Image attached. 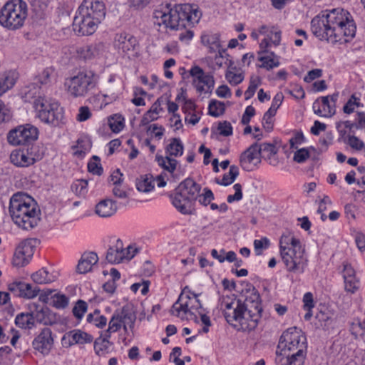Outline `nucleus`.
<instances>
[{"label": "nucleus", "instance_id": "obj_19", "mask_svg": "<svg viewBox=\"0 0 365 365\" xmlns=\"http://www.w3.org/2000/svg\"><path fill=\"white\" fill-rule=\"evenodd\" d=\"M9 290L15 293L19 297L26 299L36 297L40 292L37 286H32L30 284L21 281H14L9 284Z\"/></svg>", "mask_w": 365, "mask_h": 365}, {"label": "nucleus", "instance_id": "obj_58", "mask_svg": "<svg viewBox=\"0 0 365 365\" xmlns=\"http://www.w3.org/2000/svg\"><path fill=\"white\" fill-rule=\"evenodd\" d=\"M333 136L331 133H327L326 135L319 140L321 152L327 150L328 146L332 143Z\"/></svg>", "mask_w": 365, "mask_h": 365}, {"label": "nucleus", "instance_id": "obj_60", "mask_svg": "<svg viewBox=\"0 0 365 365\" xmlns=\"http://www.w3.org/2000/svg\"><path fill=\"white\" fill-rule=\"evenodd\" d=\"M91 113L87 106H82L79 108L77 120L80 122L85 121L90 118Z\"/></svg>", "mask_w": 365, "mask_h": 365}, {"label": "nucleus", "instance_id": "obj_16", "mask_svg": "<svg viewBox=\"0 0 365 365\" xmlns=\"http://www.w3.org/2000/svg\"><path fill=\"white\" fill-rule=\"evenodd\" d=\"M190 74L193 78L192 84L198 92L208 93L212 91L215 85L212 75L206 74L198 66H192L190 70Z\"/></svg>", "mask_w": 365, "mask_h": 365}, {"label": "nucleus", "instance_id": "obj_21", "mask_svg": "<svg viewBox=\"0 0 365 365\" xmlns=\"http://www.w3.org/2000/svg\"><path fill=\"white\" fill-rule=\"evenodd\" d=\"M93 340V337L92 335L80 329H74L68 331L62 339L63 342L67 346H71L75 344L83 345L90 344Z\"/></svg>", "mask_w": 365, "mask_h": 365}, {"label": "nucleus", "instance_id": "obj_35", "mask_svg": "<svg viewBox=\"0 0 365 365\" xmlns=\"http://www.w3.org/2000/svg\"><path fill=\"white\" fill-rule=\"evenodd\" d=\"M239 175V168L236 165H231L227 173L225 174L222 180L215 178V182L218 185L227 186L231 185Z\"/></svg>", "mask_w": 365, "mask_h": 365}, {"label": "nucleus", "instance_id": "obj_31", "mask_svg": "<svg viewBox=\"0 0 365 365\" xmlns=\"http://www.w3.org/2000/svg\"><path fill=\"white\" fill-rule=\"evenodd\" d=\"M16 78L14 71H6L0 73V96L14 86Z\"/></svg>", "mask_w": 365, "mask_h": 365}, {"label": "nucleus", "instance_id": "obj_38", "mask_svg": "<svg viewBox=\"0 0 365 365\" xmlns=\"http://www.w3.org/2000/svg\"><path fill=\"white\" fill-rule=\"evenodd\" d=\"M15 324L21 329H31L34 326V321L32 313H21L16 317Z\"/></svg>", "mask_w": 365, "mask_h": 365}, {"label": "nucleus", "instance_id": "obj_42", "mask_svg": "<svg viewBox=\"0 0 365 365\" xmlns=\"http://www.w3.org/2000/svg\"><path fill=\"white\" fill-rule=\"evenodd\" d=\"M51 304L57 309H64L68 304V298L65 294L57 293L51 297Z\"/></svg>", "mask_w": 365, "mask_h": 365}, {"label": "nucleus", "instance_id": "obj_13", "mask_svg": "<svg viewBox=\"0 0 365 365\" xmlns=\"http://www.w3.org/2000/svg\"><path fill=\"white\" fill-rule=\"evenodd\" d=\"M304 250L301 247H295L281 252L280 255L287 271L302 273L307 266V259L304 255Z\"/></svg>", "mask_w": 365, "mask_h": 365}, {"label": "nucleus", "instance_id": "obj_15", "mask_svg": "<svg viewBox=\"0 0 365 365\" xmlns=\"http://www.w3.org/2000/svg\"><path fill=\"white\" fill-rule=\"evenodd\" d=\"M38 130L36 127L31 124L19 125L9 131L7 140L14 145H19L30 143L38 138Z\"/></svg>", "mask_w": 365, "mask_h": 365}, {"label": "nucleus", "instance_id": "obj_47", "mask_svg": "<svg viewBox=\"0 0 365 365\" xmlns=\"http://www.w3.org/2000/svg\"><path fill=\"white\" fill-rule=\"evenodd\" d=\"M359 98L356 97L355 95H352L351 98L348 100L346 104L343 107V110L346 114H350L354 112L355 107H359L361 106L359 102Z\"/></svg>", "mask_w": 365, "mask_h": 365}, {"label": "nucleus", "instance_id": "obj_62", "mask_svg": "<svg viewBox=\"0 0 365 365\" xmlns=\"http://www.w3.org/2000/svg\"><path fill=\"white\" fill-rule=\"evenodd\" d=\"M216 94L220 98H230L232 93L227 85H222L216 90Z\"/></svg>", "mask_w": 365, "mask_h": 365}, {"label": "nucleus", "instance_id": "obj_64", "mask_svg": "<svg viewBox=\"0 0 365 365\" xmlns=\"http://www.w3.org/2000/svg\"><path fill=\"white\" fill-rule=\"evenodd\" d=\"M78 53L85 59L91 58L93 53V47L91 46H85L79 48Z\"/></svg>", "mask_w": 365, "mask_h": 365}, {"label": "nucleus", "instance_id": "obj_51", "mask_svg": "<svg viewBox=\"0 0 365 365\" xmlns=\"http://www.w3.org/2000/svg\"><path fill=\"white\" fill-rule=\"evenodd\" d=\"M204 192L202 195L198 194L197 198L201 205L207 206L214 199V195L212 192L208 188H205Z\"/></svg>", "mask_w": 365, "mask_h": 365}, {"label": "nucleus", "instance_id": "obj_50", "mask_svg": "<svg viewBox=\"0 0 365 365\" xmlns=\"http://www.w3.org/2000/svg\"><path fill=\"white\" fill-rule=\"evenodd\" d=\"M269 246V241L267 237H263L260 240H255L254 241L255 250L257 255L262 254L263 249H267Z\"/></svg>", "mask_w": 365, "mask_h": 365}, {"label": "nucleus", "instance_id": "obj_63", "mask_svg": "<svg viewBox=\"0 0 365 365\" xmlns=\"http://www.w3.org/2000/svg\"><path fill=\"white\" fill-rule=\"evenodd\" d=\"M304 309H312L314 307L313 295L311 292H307L303 297Z\"/></svg>", "mask_w": 365, "mask_h": 365}, {"label": "nucleus", "instance_id": "obj_12", "mask_svg": "<svg viewBox=\"0 0 365 365\" xmlns=\"http://www.w3.org/2000/svg\"><path fill=\"white\" fill-rule=\"evenodd\" d=\"M183 149L184 147L180 139L176 138L170 139V143L165 148L167 155L165 157L158 154L155 155L158 165L165 170L173 173L176 169L178 162L171 157L181 156L183 153Z\"/></svg>", "mask_w": 365, "mask_h": 365}, {"label": "nucleus", "instance_id": "obj_10", "mask_svg": "<svg viewBox=\"0 0 365 365\" xmlns=\"http://www.w3.org/2000/svg\"><path fill=\"white\" fill-rule=\"evenodd\" d=\"M201 187L190 178L185 179L176 189L173 205L182 214L190 213L191 202L197 199Z\"/></svg>", "mask_w": 365, "mask_h": 365}, {"label": "nucleus", "instance_id": "obj_57", "mask_svg": "<svg viewBox=\"0 0 365 365\" xmlns=\"http://www.w3.org/2000/svg\"><path fill=\"white\" fill-rule=\"evenodd\" d=\"M322 76V70L319 68H316L309 71L307 76H304V81L307 83H310L312 81L320 78Z\"/></svg>", "mask_w": 365, "mask_h": 365}, {"label": "nucleus", "instance_id": "obj_34", "mask_svg": "<svg viewBox=\"0 0 365 365\" xmlns=\"http://www.w3.org/2000/svg\"><path fill=\"white\" fill-rule=\"evenodd\" d=\"M258 60L262 62L259 67L268 71L279 66V57L274 52L259 55Z\"/></svg>", "mask_w": 365, "mask_h": 365}, {"label": "nucleus", "instance_id": "obj_9", "mask_svg": "<svg viewBox=\"0 0 365 365\" xmlns=\"http://www.w3.org/2000/svg\"><path fill=\"white\" fill-rule=\"evenodd\" d=\"M34 106L41 121L53 127L64 123L63 108L56 101L39 96Z\"/></svg>", "mask_w": 365, "mask_h": 365}, {"label": "nucleus", "instance_id": "obj_27", "mask_svg": "<svg viewBox=\"0 0 365 365\" xmlns=\"http://www.w3.org/2000/svg\"><path fill=\"white\" fill-rule=\"evenodd\" d=\"M314 113L320 116L329 118L335 114L334 104H331L329 97H322L321 103L314 102L313 105Z\"/></svg>", "mask_w": 365, "mask_h": 365}, {"label": "nucleus", "instance_id": "obj_36", "mask_svg": "<svg viewBox=\"0 0 365 365\" xmlns=\"http://www.w3.org/2000/svg\"><path fill=\"white\" fill-rule=\"evenodd\" d=\"M232 61H230L228 65V70L225 73V78L232 86H236L244 80V75L242 73H235L233 71L236 69V67H233Z\"/></svg>", "mask_w": 365, "mask_h": 365}, {"label": "nucleus", "instance_id": "obj_52", "mask_svg": "<svg viewBox=\"0 0 365 365\" xmlns=\"http://www.w3.org/2000/svg\"><path fill=\"white\" fill-rule=\"evenodd\" d=\"M217 130L220 134L223 136H230L232 134V127L228 121L220 122Z\"/></svg>", "mask_w": 365, "mask_h": 365}, {"label": "nucleus", "instance_id": "obj_61", "mask_svg": "<svg viewBox=\"0 0 365 365\" xmlns=\"http://www.w3.org/2000/svg\"><path fill=\"white\" fill-rule=\"evenodd\" d=\"M269 41L274 46L279 45L281 41V31L274 29L272 31H270Z\"/></svg>", "mask_w": 365, "mask_h": 365}, {"label": "nucleus", "instance_id": "obj_46", "mask_svg": "<svg viewBox=\"0 0 365 365\" xmlns=\"http://www.w3.org/2000/svg\"><path fill=\"white\" fill-rule=\"evenodd\" d=\"M88 309V305L86 302L83 300H78L76 303L74 307L73 308L72 312L75 317L78 319H81L84 314L86 312Z\"/></svg>", "mask_w": 365, "mask_h": 365}, {"label": "nucleus", "instance_id": "obj_39", "mask_svg": "<svg viewBox=\"0 0 365 365\" xmlns=\"http://www.w3.org/2000/svg\"><path fill=\"white\" fill-rule=\"evenodd\" d=\"M225 104L217 100H212L209 103L208 113L210 115L218 117L225 112Z\"/></svg>", "mask_w": 365, "mask_h": 365}, {"label": "nucleus", "instance_id": "obj_11", "mask_svg": "<svg viewBox=\"0 0 365 365\" xmlns=\"http://www.w3.org/2000/svg\"><path fill=\"white\" fill-rule=\"evenodd\" d=\"M200 294L192 293L190 295L180 294L178 300L172 306L170 313L182 320H194L197 322L196 312L202 308V304L198 297Z\"/></svg>", "mask_w": 365, "mask_h": 365}, {"label": "nucleus", "instance_id": "obj_49", "mask_svg": "<svg viewBox=\"0 0 365 365\" xmlns=\"http://www.w3.org/2000/svg\"><path fill=\"white\" fill-rule=\"evenodd\" d=\"M347 143L351 148L357 150H361L364 147L363 141L354 135H347Z\"/></svg>", "mask_w": 365, "mask_h": 365}, {"label": "nucleus", "instance_id": "obj_45", "mask_svg": "<svg viewBox=\"0 0 365 365\" xmlns=\"http://www.w3.org/2000/svg\"><path fill=\"white\" fill-rule=\"evenodd\" d=\"M136 187L140 192H150L154 187L152 177L145 176L143 179L138 180Z\"/></svg>", "mask_w": 365, "mask_h": 365}, {"label": "nucleus", "instance_id": "obj_5", "mask_svg": "<svg viewBox=\"0 0 365 365\" xmlns=\"http://www.w3.org/2000/svg\"><path fill=\"white\" fill-rule=\"evenodd\" d=\"M106 15V9L100 0H84L73 19V31L79 36H89L97 29Z\"/></svg>", "mask_w": 365, "mask_h": 365}, {"label": "nucleus", "instance_id": "obj_44", "mask_svg": "<svg viewBox=\"0 0 365 365\" xmlns=\"http://www.w3.org/2000/svg\"><path fill=\"white\" fill-rule=\"evenodd\" d=\"M88 182L85 180H78L71 185L72 191L79 196L85 195L87 192Z\"/></svg>", "mask_w": 365, "mask_h": 365}, {"label": "nucleus", "instance_id": "obj_25", "mask_svg": "<svg viewBox=\"0 0 365 365\" xmlns=\"http://www.w3.org/2000/svg\"><path fill=\"white\" fill-rule=\"evenodd\" d=\"M274 363L276 365H304L306 357L297 356L293 354L284 351H275Z\"/></svg>", "mask_w": 365, "mask_h": 365}, {"label": "nucleus", "instance_id": "obj_41", "mask_svg": "<svg viewBox=\"0 0 365 365\" xmlns=\"http://www.w3.org/2000/svg\"><path fill=\"white\" fill-rule=\"evenodd\" d=\"M261 83V78L257 76H252L250 80V85L247 91L245 92V100L251 98L257 88L258 86Z\"/></svg>", "mask_w": 365, "mask_h": 365}, {"label": "nucleus", "instance_id": "obj_32", "mask_svg": "<svg viewBox=\"0 0 365 365\" xmlns=\"http://www.w3.org/2000/svg\"><path fill=\"white\" fill-rule=\"evenodd\" d=\"M201 41L210 53L216 52L221 47L219 34H204L201 36Z\"/></svg>", "mask_w": 365, "mask_h": 365}, {"label": "nucleus", "instance_id": "obj_7", "mask_svg": "<svg viewBox=\"0 0 365 365\" xmlns=\"http://www.w3.org/2000/svg\"><path fill=\"white\" fill-rule=\"evenodd\" d=\"M98 78L92 71H82L66 79L65 86L70 96L82 98L91 95L98 85Z\"/></svg>", "mask_w": 365, "mask_h": 365}, {"label": "nucleus", "instance_id": "obj_24", "mask_svg": "<svg viewBox=\"0 0 365 365\" xmlns=\"http://www.w3.org/2000/svg\"><path fill=\"white\" fill-rule=\"evenodd\" d=\"M260 152V156L268 161L269 164L272 166H277L279 163L277 154L278 148L273 143H263L258 144Z\"/></svg>", "mask_w": 365, "mask_h": 365}, {"label": "nucleus", "instance_id": "obj_23", "mask_svg": "<svg viewBox=\"0 0 365 365\" xmlns=\"http://www.w3.org/2000/svg\"><path fill=\"white\" fill-rule=\"evenodd\" d=\"M10 158L11 163L18 167H28L36 161L34 155L28 149L12 152Z\"/></svg>", "mask_w": 365, "mask_h": 365}, {"label": "nucleus", "instance_id": "obj_17", "mask_svg": "<svg viewBox=\"0 0 365 365\" xmlns=\"http://www.w3.org/2000/svg\"><path fill=\"white\" fill-rule=\"evenodd\" d=\"M34 245L31 240L21 242L16 247L14 255L12 264L17 267H21L29 264L34 253Z\"/></svg>", "mask_w": 365, "mask_h": 365}, {"label": "nucleus", "instance_id": "obj_26", "mask_svg": "<svg viewBox=\"0 0 365 365\" xmlns=\"http://www.w3.org/2000/svg\"><path fill=\"white\" fill-rule=\"evenodd\" d=\"M125 250L123 248V242L116 240L115 245L110 247L106 254V260L111 264H118L123 261L125 257Z\"/></svg>", "mask_w": 365, "mask_h": 365}, {"label": "nucleus", "instance_id": "obj_59", "mask_svg": "<svg viewBox=\"0 0 365 365\" xmlns=\"http://www.w3.org/2000/svg\"><path fill=\"white\" fill-rule=\"evenodd\" d=\"M148 131H151L155 137L160 140L164 134L165 129L161 125L153 124L148 127Z\"/></svg>", "mask_w": 365, "mask_h": 365}, {"label": "nucleus", "instance_id": "obj_33", "mask_svg": "<svg viewBox=\"0 0 365 365\" xmlns=\"http://www.w3.org/2000/svg\"><path fill=\"white\" fill-rule=\"evenodd\" d=\"M295 247H301L300 241L291 232L283 233L279 240L280 252Z\"/></svg>", "mask_w": 365, "mask_h": 365}, {"label": "nucleus", "instance_id": "obj_22", "mask_svg": "<svg viewBox=\"0 0 365 365\" xmlns=\"http://www.w3.org/2000/svg\"><path fill=\"white\" fill-rule=\"evenodd\" d=\"M115 46L119 51L128 54L134 51L138 46L137 39L132 35L126 33L117 34L115 37Z\"/></svg>", "mask_w": 365, "mask_h": 365}, {"label": "nucleus", "instance_id": "obj_54", "mask_svg": "<svg viewBox=\"0 0 365 365\" xmlns=\"http://www.w3.org/2000/svg\"><path fill=\"white\" fill-rule=\"evenodd\" d=\"M309 157V151L307 148H302L294 153L293 160L298 163H302Z\"/></svg>", "mask_w": 365, "mask_h": 365}, {"label": "nucleus", "instance_id": "obj_3", "mask_svg": "<svg viewBox=\"0 0 365 365\" xmlns=\"http://www.w3.org/2000/svg\"><path fill=\"white\" fill-rule=\"evenodd\" d=\"M201 13L188 4H179L174 8L167 7L166 11L155 10L153 13L154 24L171 31H179L197 24Z\"/></svg>", "mask_w": 365, "mask_h": 365}, {"label": "nucleus", "instance_id": "obj_37", "mask_svg": "<svg viewBox=\"0 0 365 365\" xmlns=\"http://www.w3.org/2000/svg\"><path fill=\"white\" fill-rule=\"evenodd\" d=\"M33 281L37 284H48L55 280V277L45 269H41L31 275Z\"/></svg>", "mask_w": 365, "mask_h": 365}, {"label": "nucleus", "instance_id": "obj_53", "mask_svg": "<svg viewBox=\"0 0 365 365\" xmlns=\"http://www.w3.org/2000/svg\"><path fill=\"white\" fill-rule=\"evenodd\" d=\"M233 188L235 193L228 195L227 200L229 203H232L234 201H240L242 198V185L240 183H236L234 185Z\"/></svg>", "mask_w": 365, "mask_h": 365}, {"label": "nucleus", "instance_id": "obj_4", "mask_svg": "<svg viewBox=\"0 0 365 365\" xmlns=\"http://www.w3.org/2000/svg\"><path fill=\"white\" fill-rule=\"evenodd\" d=\"M9 211L14 223L24 230L33 229L40 221V210L36 201L24 192L12 195Z\"/></svg>", "mask_w": 365, "mask_h": 365}, {"label": "nucleus", "instance_id": "obj_6", "mask_svg": "<svg viewBox=\"0 0 365 365\" xmlns=\"http://www.w3.org/2000/svg\"><path fill=\"white\" fill-rule=\"evenodd\" d=\"M277 350L293 354V355L297 356L307 357V343L306 336L300 329L296 327L289 328L280 336Z\"/></svg>", "mask_w": 365, "mask_h": 365}, {"label": "nucleus", "instance_id": "obj_2", "mask_svg": "<svg viewBox=\"0 0 365 365\" xmlns=\"http://www.w3.org/2000/svg\"><path fill=\"white\" fill-rule=\"evenodd\" d=\"M220 307L226 321L235 326L234 322L239 323L243 330L255 329L262 312L259 294L254 287L246 289L243 300L237 299L234 294L222 296Z\"/></svg>", "mask_w": 365, "mask_h": 365}, {"label": "nucleus", "instance_id": "obj_40", "mask_svg": "<svg viewBox=\"0 0 365 365\" xmlns=\"http://www.w3.org/2000/svg\"><path fill=\"white\" fill-rule=\"evenodd\" d=\"M108 124L114 133H118L124 127V118L120 115H114L108 119Z\"/></svg>", "mask_w": 365, "mask_h": 365}, {"label": "nucleus", "instance_id": "obj_1", "mask_svg": "<svg viewBox=\"0 0 365 365\" xmlns=\"http://www.w3.org/2000/svg\"><path fill=\"white\" fill-rule=\"evenodd\" d=\"M313 34L321 41L336 43L348 42L355 36L356 26L351 15L346 10L336 8L327 10L315 16L311 21Z\"/></svg>", "mask_w": 365, "mask_h": 365}, {"label": "nucleus", "instance_id": "obj_28", "mask_svg": "<svg viewBox=\"0 0 365 365\" xmlns=\"http://www.w3.org/2000/svg\"><path fill=\"white\" fill-rule=\"evenodd\" d=\"M98 261V255L96 252H85L78 265L77 271L81 274H85L91 270L93 265L96 264Z\"/></svg>", "mask_w": 365, "mask_h": 365}, {"label": "nucleus", "instance_id": "obj_20", "mask_svg": "<svg viewBox=\"0 0 365 365\" xmlns=\"http://www.w3.org/2000/svg\"><path fill=\"white\" fill-rule=\"evenodd\" d=\"M29 309L32 313L34 320L46 325L51 324L55 321L54 314L46 306L31 303L29 305Z\"/></svg>", "mask_w": 365, "mask_h": 365}, {"label": "nucleus", "instance_id": "obj_14", "mask_svg": "<svg viewBox=\"0 0 365 365\" xmlns=\"http://www.w3.org/2000/svg\"><path fill=\"white\" fill-rule=\"evenodd\" d=\"M135 320V316L134 314L125 307L115 311L109 322L108 328L106 331L103 341L108 342L110 333L118 331L122 327H123L124 329H126V327H131L134 324Z\"/></svg>", "mask_w": 365, "mask_h": 365}, {"label": "nucleus", "instance_id": "obj_56", "mask_svg": "<svg viewBox=\"0 0 365 365\" xmlns=\"http://www.w3.org/2000/svg\"><path fill=\"white\" fill-rule=\"evenodd\" d=\"M51 71L46 68L37 77L36 82L34 84L40 83L41 86L46 85L50 81Z\"/></svg>", "mask_w": 365, "mask_h": 365}, {"label": "nucleus", "instance_id": "obj_18", "mask_svg": "<svg viewBox=\"0 0 365 365\" xmlns=\"http://www.w3.org/2000/svg\"><path fill=\"white\" fill-rule=\"evenodd\" d=\"M53 342L51 329L46 327L34 338L32 346L36 351L43 356H46L53 348Z\"/></svg>", "mask_w": 365, "mask_h": 365}, {"label": "nucleus", "instance_id": "obj_8", "mask_svg": "<svg viewBox=\"0 0 365 365\" xmlns=\"http://www.w3.org/2000/svg\"><path fill=\"white\" fill-rule=\"evenodd\" d=\"M27 4L23 0L8 1L1 9L0 24L10 30L23 26L27 16Z\"/></svg>", "mask_w": 365, "mask_h": 365}, {"label": "nucleus", "instance_id": "obj_55", "mask_svg": "<svg viewBox=\"0 0 365 365\" xmlns=\"http://www.w3.org/2000/svg\"><path fill=\"white\" fill-rule=\"evenodd\" d=\"M181 355V349L180 347H174L170 354V361H173L175 365H184V360L179 357Z\"/></svg>", "mask_w": 365, "mask_h": 365}, {"label": "nucleus", "instance_id": "obj_48", "mask_svg": "<svg viewBox=\"0 0 365 365\" xmlns=\"http://www.w3.org/2000/svg\"><path fill=\"white\" fill-rule=\"evenodd\" d=\"M345 290L351 294L359 289V281L356 277L344 279Z\"/></svg>", "mask_w": 365, "mask_h": 365}, {"label": "nucleus", "instance_id": "obj_29", "mask_svg": "<svg viewBox=\"0 0 365 365\" xmlns=\"http://www.w3.org/2000/svg\"><path fill=\"white\" fill-rule=\"evenodd\" d=\"M117 211V206L115 201L110 199L103 200L96 206V213L101 217L112 216Z\"/></svg>", "mask_w": 365, "mask_h": 365}, {"label": "nucleus", "instance_id": "obj_30", "mask_svg": "<svg viewBox=\"0 0 365 365\" xmlns=\"http://www.w3.org/2000/svg\"><path fill=\"white\" fill-rule=\"evenodd\" d=\"M258 143L251 145L240 156L241 165L245 168L247 165L260 158Z\"/></svg>", "mask_w": 365, "mask_h": 365}, {"label": "nucleus", "instance_id": "obj_43", "mask_svg": "<svg viewBox=\"0 0 365 365\" xmlns=\"http://www.w3.org/2000/svg\"><path fill=\"white\" fill-rule=\"evenodd\" d=\"M88 170L90 173L101 175L103 173V168L100 163V158L93 155L88 163Z\"/></svg>", "mask_w": 365, "mask_h": 365}]
</instances>
